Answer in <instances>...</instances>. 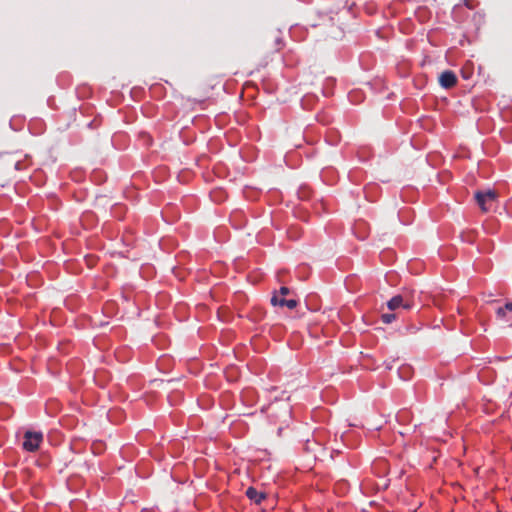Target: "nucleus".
<instances>
[{"mask_svg": "<svg viewBox=\"0 0 512 512\" xmlns=\"http://www.w3.org/2000/svg\"><path fill=\"white\" fill-rule=\"evenodd\" d=\"M475 200L483 212L492 210L497 202V193L495 190L475 193Z\"/></svg>", "mask_w": 512, "mask_h": 512, "instance_id": "obj_1", "label": "nucleus"}, {"mask_svg": "<svg viewBox=\"0 0 512 512\" xmlns=\"http://www.w3.org/2000/svg\"><path fill=\"white\" fill-rule=\"evenodd\" d=\"M290 290L288 287L282 286L277 293L271 298V304L273 306L287 307L288 309H294L298 302L295 299H284V296L288 295Z\"/></svg>", "mask_w": 512, "mask_h": 512, "instance_id": "obj_2", "label": "nucleus"}, {"mask_svg": "<svg viewBox=\"0 0 512 512\" xmlns=\"http://www.w3.org/2000/svg\"><path fill=\"white\" fill-rule=\"evenodd\" d=\"M42 440H43L42 433L27 431L24 434V441H23L22 446L26 451L34 452L39 448Z\"/></svg>", "mask_w": 512, "mask_h": 512, "instance_id": "obj_3", "label": "nucleus"}, {"mask_svg": "<svg viewBox=\"0 0 512 512\" xmlns=\"http://www.w3.org/2000/svg\"><path fill=\"white\" fill-rule=\"evenodd\" d=\"M413 306L414 301L412 300V298L403 294L396 295L387 302V307L391 311H394L398 308H404L406 310H409Z\"/></svg>", "mask_w": 512, "mask_h": 512, "instance_id": "obj_4", "label": "nucleus"}, {"mask_svg": "<svg viewBox=\"0 0 512 512\" xmlns=\"http://www.w3.org/2000/svg\"><path fill=\"white\" fill-rule=\"evenodd\" d=\"M439 83L441 87L445 89H450L456 85L457 76L453 71L445 70L439 76Z\"/></svg>", "mask_w": 512, "mask_h": 512, "instance_id": "obj_5", "label": "nucleus"}, {"mask_svg": "<svg viewBox=\"0 0 512 512\" xmlns=\"http://www.w3.org/2000/svg\"><path fill=\"white\" fill-rule=\"evenodd\" d=\"M509 313H512V302H506L503 307H499L496 310L497 317L501 320L509 322L512 326V315H509Z\"/></svg>", "mask_w": 512, "mask_h": 512, "instance_id": "obj_6", "label": "nucleus"}, {"mask_svg": "<svg viewBox=\"0 0 512 512\" xmlns=\"http://www.w3.org/2000/svg\"><path fill=\"white\" fill-rule=\"evenodd\" d=\"M245 494L251 501L256 504H260L262 500L266 498V494L264 492H260L254 487H248Z\"/></svg>", "mask_w": 512, "mask_h": 512, "instance_id": "obj_7", "label": "nucleus"}, {"mask_svg": "<svg viewBox=\"0 0 512 512\" xmlns=\"http://www.w3.org/2000/svg\"><path fill=\"white\" fill-rule=\"evenodd\" d=\"M396 317V313H384L381 315V320L385 324H390L396 319Z\"/></svg>", "mask_w": 512, "mask_h": 512, "instance_id": "obj_8", "label": "nucleus"}, {"mask_svg": "<svg viewBox=\"0 0 512 512\" xmlns=\"http://www.w3.org/2000/svg\"><path fill=\"white\" fill-rule=\"evenodd\" d=\"M197 401L202 408H207L211 404L210 399L206 398L205 396L198 398Z\"/></svg>", "mask_w": 512, "mask_h": 512, "instance_id": "obj_9", "label": "nucleus"}, {"mask_svg": "<svg viewBox=\"0 0 512 512\" xmlns=\"http://www.w3.org/2000/svg\"><path fill=\"white\" fill-rule=\"evenodd\" d=\"M509 315H512V312H511V313H509Z\"/></svg>", "mask_w": 512, "mask_h": 512, "instance_id": "obj_10", "label": "nucleus"}]
</instances>
